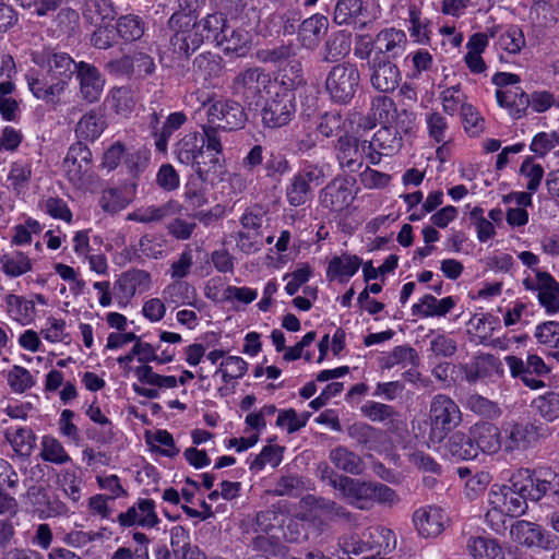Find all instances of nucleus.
Masks as SVG:
<instances>
[{
    "label": "nucleus",
    "instance_id": "38",
    "mask_svg": "<svg viewBox=\"0 0 559 559\" xmlns=\"http://www.w3.org/2000/svg\"><path fill=\"white\" fill-rule=\"evenodd\" d=\"M352 47L350 34L344 31L332 33L325 41L323 61L335 62L349 53Z\"/></svg>",
    "mask_w": 559,
    "mask_h": 559
},
{
    "label": "nucleus",
    "instance_id": "23",
    "mask_svg": "<svg viewBox=\"0 0 559 559\" xmlns=\"http://www.w3.org/2000/svg\"><path fill=\"white\" fill-rule=\"evenodd\" d=\"M181 210V204L175 200H169L159 205L153 204L139 207L128 215V219L143 224L160 223L167 218L179 215Z\"/></svg>",
    "mask_w": 559,
    "mask_h": 559
},
{
    "label": "nucleus",
    "instance_id": "53",
    "mask_svg": "<svg viewBox=\"0 0 559 559\" xmlns=\"http://www.w3.org/2000/svg\"><path fill=\"white\" fill-rule=\"evenodd\" d=\"M525 44L524 33L518 25H510L499 37L500 47L509 53H519Z\"/></svg>",
    "mask_w": 559,
    "mask_h": 559
},
{
    "label": "nucleus",
    "instance_id": "48",
    "mask_svg": "<svg viewBox=\"0 0 559 559\" xmlns=\"http://www.w3.org/2000/svg\"><path fill=\"white\" fill-rule=\"evenodd\" d=\"M364 10L362 0H337L334 10V21L340 25L356 22Z\"/></svg>",
    "mask_w": 559,
    "mask_h": 559
},
{
    "label": "nucleus",
    "instance_id": "2",
    "mask_svg": "<svg viewBox=\"0 0 559 559\" xmlns=\"http://www.w3.org/2000/svg\"><path fill=\"white\" fill-rule=\"evenodd\" d=\"M171 32L169 48L178 58L188 59L205 40L198 29L197 17L191 12L176 11L167 22Z\"/></svg>",
    "mask_w": 559,
    "mask_h": 559
},
{
    "label": "nucleus",
    "instance_id": "17",
    "mask_svg": "<svg viewBox=\"0 0 559 559\" xmlns=\"http://www.w3.org/2000/svg\"><path fill=\"white\" fill-rule=\"evenodd\" d=\"M296 55L297 47L290 43L259 49L255 57L262 63L282 66L287 62L293 73L290 81L299 82L301 80V64L299 61L295 60Z\"/></svg>",
    "mask_w": 559,
    "mask_h": 559
},
{
    "label": "nucleus",
    "instance_id": "51",
    "mask_svg": "<svg viewBox=\"0 0 559 559\" xmlns=\"http://www.w3.org/2000/svg\"><path fill=\"white\" fill-rule=\"evenodd\" d=\"M316 509L331 521L338 520L345 523H353L356 521L355 515L345 507L329 499L320 498L316 500Z\"/></svg>",
    "mask_w": 559,
    "mask_h": 559
},
{
    "label": "nucleus",
    "instance_id": "20",
    "mask_svg": "<svg viewBox=\"0 0 559 559\" xmlns=\"http://www.w3.org/2000/svg\"><path fill=\"white\" fill-rule=\"evenodd\" d=\"M469 432L477 455L479 452L493 454L503 447V438H501L498 427L491 423L476 424L469 429Z\"/></svg>",
    "mask_w": 559,
    "mask_h": 559
},
{
    "label": "nucleus",
    "instance_id": "35",
    "mask_svg": "<svg viewBox=\"0 0 559 559\" xmlns=\"http://www.w3.org/2000/svg\"><path fill=\"white\" fill-rule=\"evenodd\" d=\"M497 102L501 107H508L514 119H520L526 114L531 104L530 95L516 87L514 91H501L496 93Z\"/></svg>",
    "mask_w": 559,
    "mask_h": 559
},
{
    "label": "nucleus",
    "instance_id": "45",
    "mask_svg": "<svg viewBox=\"0 0 559 559\" xmlns=\"http://www.w3.org/2000/svg\"><path fill=\"white\" fill-rule=\"evenodd\" d=\"M26 81L29 91L38 99L53 102L55 96L62 92V83H53L48 85L46 82L39 79L35 71H29L26 74Z\"/></svg>",
    "mask_w": 559,
    "mask_h": 559
},
{
    "label": "nucleus",
    "instance_id": "44",
    "mask_svg": "<svg viewBox=\"0 0 559 559\" xmlns=\"http://www.w3.org/2000/svg\"><path fill=\"white\" fill-rule=\"evenodd\" d=\"M276 515L274 512L264 511L258 513L253 519H248L243 521V535H255V534H274L276 531V526L274 521L276 520Z\"/></svg>",
    "mask_w": 559,
    "mask_h": 559
},
{
    "label": "nucleus",
    "instance_id": "8",
    "mask_svg": "<svg viewBox=\"0 0 559 559\" xmlns=\"http://www.w3.org/2000/svg\"><path fill=\"white\" fill-rule=\"evenodd\" d=\"M271 83V78L260 68H248L239 72L233 81V93L248 106L258 105L263 91Z\"/></svg>",
    "mask_w": 559,
    "mask_h": 559
},
{
    "label": "nucleus",
    "instance_id": "63",
    "mask_svg": "<svg viewBox=\"0 0 559 559\" xmlns=\"http://www.w3.org/2000/svg\"><path fill=\"white\" fill-rule=\"evenodd\" d=\"M443 110L445 114L453 116L462 105H466L465 94L461 91L460 84L443 90L440 94Z\"/></svg>",
    "mask_w": 559,
    "mask_h": 559
},
{
    "label": "nucleus",
    "instance_id": "58",
    "mask_svg": "<svg viewBox=\"0 0 559 559\" xmlns=\"http://www.w3.org/2000/svg\"><path fill=\"white\" fill-rule=\"evenodd\" d=\"M371 111L376 120L389 123L396 112L395 103L389 96H376L371 103Z\"/></svg>",
    "mask_w": 559,
    "mask_h": 559
},
{
    "label": "nucleus",
    "instance_id": "47",
    "mask_svg": "<svg viewBox=\"0 0 559 559\" xmlns=\"http://www.w3.org/2000/svg\"><path fill=\"white\" fill-rule=\"evenodd\" d=\"M40 457L53 464H66L71 461L61 442L50 436L43 437Z\"/></svg>",
    "mask_w": 559,
    "mask_h": 559
},
{
    "label": "nucleus",
    "instance_id": "25",
    "mask_svg": "<svg viewBox=\"0 0 559 559\" xmlns=\"http://www.w3.org/2000/svg\"><path fill=\"white\" fill-rule=\"evenodd\" d=\"M407 44L406 34L401 29L386 28L374 38V56H383L386 59L395 58L404 52Z\"/></svg>",
    "mask_w": 559,
    "mask_h": 559
},
{
    "label": "nucleus",
    "instance_id": "55",
    "mask_svg": "<svg viewBox=\"0 0 559 559\" xmlns=\"http://www.w3.org/2000/svg\"><path fill=\"white\" fill-rule=\"evenodd\" d=\"M147 442L152 449L158 451L160 454L174 457L179 453L173 436L167 430H157L152 436H147Z\"/></svg>",
    "mask_w": 559,
    "mask_h": 559
},
{
    "label": "nucleus",
    "instance_id": "12",
    "mask_svg": "<svg viewBox=\"0 0 559 559\" xmlns=\"http://www.w3.org/2000/svg\"><path fill=\"white\" fill-rule=\"evenodd\" d=\"M93 155L86 144L79 141L73 143L63 160L67 177L76 187L83 186L91 176Z\"/></svg>",
    "mask_w": 559,
    "mask_h": 559
},
{
    "label": "nucleus",
    "instance_id": "26",
    "mask_svg": "<svg viewBox=\"0 0 559 559\" xmlns=\"http://www.w3.org/2000/svg\"><path fill=\"white\" fill-rule=\"evenodd\" d=\"M329 21L325 16L314 14L306 19L299 26L298 37L302 47L313 50L316 49L322 36L326 33Z\"/></svg>",
    "mask_w": 559,
    "mask_h": 559
},
{
    "label": "nucleus",
    "instance_id": "50",
    "mask_svg": "<svg viewBox=\"0 0 559 559\" xmlns=\"http://www.w3.org/2000/svg\"><path fill=\"white\" fill-rule=\"evenodd\" d=\"M361 265V260L357 255L334 257L330 260L328 266V276L335 277L345 275L352 277Z\"/></svg>",
    "mask_w": 559,
    "mask_h": 559
},
{
    "label": "nucleus",
    "instance_id": "31",
    "mask_svg": "<svg viewBox=\"0 0 559 559\" xmlns=\"http://www.w3.org/2000/svg\"><path fill=\"white\" fill-rule=\"evenodd\" d=\"M474 559H504V551L497 539L485 536H472L466 544Z\"/></svg>",
    "mask_w": 559,
    "mask_h": 559
},
{
    "label": "nucleus",
    "instance_id": "6",
    "mask_svg": "<svg viewBox=\"0 0 559 559\" xmlns=\"http://www.w3.org/2000/svg\"><path fill=\"white\" fill-rule=\"evenodd\" d=\"M188 118L182 111H176L164 117V110L152 109L144 118V123L150 132V135L154 139V146L157 152L167 154L168 141L173 133L179 130Z\"/></svg>",
    "mask_w": 559,
    "mask_h": 559
},
{
    "label": "nucleus",
    "instance_id": "5",
    "mask_svg": "<svg viewBox=\"0 0 559 559\" xmlns=\"http://www.w3.org/2000/svg\"><path fill=\"white\" fill-rule=\"evenodd\" d=\"M359 82L360 74L356 64L343 62L330 70L325 87L334 102L347 104L356 94Z\"/></svg>",
    "mask_w": 559,
    "mask_h": 559
},
{
    "label": "nucleus",
    "instance_id": "14",
    "mask_svg": "<svg viewBox=\"0 0 559 559\" xmlns=\"http://www.w3.org/2000/svg\"><path fill=\"white\" fill-rule=\"evenodd\" d=\"M207 121L216 128L231 131L243 128L247 115L237 102L216 100L207 108Z\"/></svg>",
    "mask_w": 559,
    "mask_h": 559
},
{
    "label": "nucleus",
    "instance_id": "27",
    "mask_svg": "<svg viewBox=\"0 0 559 559\" xmlns=\"http://www.w3.org/2000/svg\"><path fill=\"white\" fill-rule=\"evenodd\" d=\"M511 538L526 547H547L543 530L539 525L520 520L511 525Z\"/></svg>",
    "mask_w": 559,
    "mask_h": 559
},
{
    "label": "nucleus",
    "instance_id": "61",
    "mask_svg": "<svg viewBox=\"0 0 559 559\" xmlns=\"http://www.w3.org/2000/svg\"><path fill=\"white\" fill-rule=\"evenodd\" d=\"M534 335L539 344L559 348V322L546 321L538 324Z\"/></svg>",
    "mask_w": 559,
    "mask_h": 559
},
{
    "label": "nucleus",
    "instance_id": "56",
    "mask_svg": "<svg viewBox=\"0 0 559 559\" xmlns=\"http://www.w3.org/2000/svg\"><path fill=\"white\" fill-rule=\"evenodd\" d=\"M534 405L540 416L549 421L559 417V393L548 392L534 401Z\"/></svg>",
    "mask_w": 559,
    "mask_h": 559
},
{
    "label": "nucleus",
    "instance_id": "1",
    "mask_svg": "<svg viewBox=\"0 0 559 559\" xmlns=\"http://www.w3.org/2000/svg\"><path fill=\"white\" fill-rule=\"evenodd\" d=\"M337 490L344 500L361 510L367 509L373 502L392 507L400 501L395 490L384 484L365 481L348 476L341 478Z\"/></svg>",
    "mask_w": 559,
    "mask_h": 559
},
{
    "label": "nucleus",
    "instance_id": "64",
    "mask_svg": "<svg viewBox=\"0 0 559 559\" xmlns=\"http://www.w3.org/2000/svg\"><path fill=\"white\" fill-rule=\"evenodd\" d=\"M36 437L28 428H19L10 440L14 451L22 456H29L35 447Z\"/></svg>",
    "mask_w": 559,
    "mask_h": 559
},
{
    "label": "nucleus",
    "instance_id": "34",
    "mask_svg": "<svg viewBox=\"0 0 559 559\" xmlns=\"http://www.w3.org/2000/svg\"><path fill=\"white\" fill-rule=\"evenodd\" d=\"M7 311L9 316L22 325L31 324L35 318L36 309L33 300L23 296L9 294L5 297Z\"/></svg>",
    "mask_w": 559,
    "mask_h": 559
},
{
    "label": "nucleus",
    "instance_id": "52",
    "mask_svg": "<svg viewBox=\"0 0 559 559\" xmlns=\"http://www.w3.org/2000/svg\"><path fill=\"white\" fill-rule=\"evenodd\" d=\"M170 545L177 558L192 559L193 555H199V550L190 546L189 534L182 526L171 530Z\"/></svg>",
    "mask_w": 559,
    "mask_h": 559
},
{
    "label": "nucleus",
    "instance_id": "42",
    "mask_svg": "<svg viewBox=\"0 0 559 559\" xmlns=\"http://www.w3.org/2000/svg\"><path fill=\"white\" fill-rule=\"evenodd\" d=\"M115 29L117 35L124 41H134L144 34L143 20L134 14H126L118 17Z\"/></svg>",
    "mask_w": 559,
    "mask_h": 559
},
{
    "label": "nucleus",
    "instance_id": "21",
    "mask_svg": "<svg viewBox=\"0 0 559 559\" xmlns=\"http://www.w3.org/2000/svg\"><path fill=\"white\" fill-rule=\"evenodd\" d=\"M76 76L80 81V93L87 103L97 102L103 93L104 79L96 67L86 62H79Z\"/></svg>",
    "mask_w": 559,
    "mask_h": 559
},
{
    "label": "nucleus",
    "instance_id": "49",
    "mask_svg": "<svg viewBox=\"0 0 559 559\" xmlns=\"http://www.w3.org/2000/svg\"><path fill=\"white\" fill-rule=\"evenodd\" d=\"M198 29L204 34L205 39H213L217 44L225 27L227 26V19L223 13L207 14L200 21H197Z\"/></svg>",
    "mask_w": 559,
    "mask_h": 559
},
{
    "label": "nucleus",
    "instance_id": "39",
    "mask_svg": "<svg viewBox=\"0 0 559 559\" xmlns=\"http://www.w3.org/2000/svg\"><path fill=\"white\" fill-rule=\"evenodd\" d=\"M106 129L104 117L97 110H90L76 123L75 134L80 139L94 141Z\"/></svg>",
    "mask_w": 559,
    "mask_h": 559
},
{
    "label": "nucleus",
    "instance_id": "13",
    "mask_svg": "<svg viewBox=\"0 0 559 559\" xmlns=\"http://www.w3.org/2000/svg\"><path fill=\"white\" fill-rule=\"evenodd\" d=\"M526 497L516 490L514 483L510 485H493L488 495V501L495 511L509 516H520L527 509Z\"/></svg>",
    "mask_w": 559,
    "mask_h": 559
},
{
    "label": "nucleus",
    "instance_id": "16",
    "mask_svg": "<svg viewBox=\"0 0 559 559\" xmlns=\"http://www.w3.org/2000/svg\"><path fill=\"white\" fill-rule=\"evenodd\" d=\"M368 66L371 71L370 83L377 91L390 93L399 86L402 80L401 71L389 59L383 56L372 57Z\"/></svg>",
    "mask_w": 559,
    "mask_h": 559
},
{
    "label": "nucleus",
    "instance_id": "24",
    "mask_svg": "<svg viewBox=\"0 0 559 559\" xmlns=\"http://www.w3.org/2000/svg\"><path fill=\"white\" fill-rule=\"evenodd\" d=\"M204 146V136L198 132H190L176 144L175 154L181 164L195 166L197 173L201 175L199 157L202 156Z\"/></svg>",
    "mask_w": 559,
    "mask_h": 559
},
{
    "label": "nucleus",
    "instance_id": "7",
    "mask_svg": "<svg viewBox=\"0 0 559 559\" xmlns=\"http://www.w3.org/2000/svg\"><path fill=\"white\" fill-rule=\"evenodd\" d=\"M295 112L294 94L290 91H282L265 100L261 109V121L265 128H281L292 121Z\"/></svg>",
    "mask_w": 559,
    "mask_h": 559
},
{
    "label": "nucleus",
    "instance_id": "15",
    "mask_svg": "<svg viewBox=\"0 0 559 559\" xmlns=\"http://www.w3.org/2000/svg\"><path fill=\"white\" fill-rule=\"evenodd\" d=\"M368 148L366 140L344 133L340 135L335 145L336 159L342 168L352 173L358 171L362 167L364 154Z\"/></svg>",
    "mask_w": 559,
    "mask_h": 559
},
{
    "label": "nucleus",
    "instance_id": "9",
    "mask_svg": "<svg viewBox=\"0 0 559 559\" xmlns=\"http://www.w3.org/2000/svg\"><path fill=\"white\" fill-rule=\"evenodd\" d=\"M551 476L552 471L548 468H520L512 474L509 481H513L515 489L522 491L526 499L538 501L551 491Z\"/></svg>",
    "mask_w": 559,
    "mask_h": 559
},
{
    "label": "nucleus",
    "instance_id": "4",
    "mask_svg": "<svg viewBox=\"0 0 559 559\" xmlns=\"http://www.w3.org/2000/svg\"><path fill=\"white\" fill-rule=\"evenodd\" d=\"M503 432V450L508 453L533 448L550 435L549 427L537 420L510 424Z\"/></svg>",
    "mask_w": 559,
    "mask_h": 559
},
{
    "label": "nucleus",
    "instance_id": "37",
    "mask_svg": "<svg viewBox=\"0 0 559 559\" xmlns=\"http://www.w3.org/2000/svg\"><path fill=\"white\" fill-rule=\"evenodd\" d=\"M82 15L92 25L104 24L116 16V11L109 0H84Z\"/></svg>",
    "mask_w": 559,
    "mask_h": 559
},
{
    "label": "nucleus",
    "instance_id": "46",
    "mask_svg": "<svg viewBox=\"0 0 559 559\" xmlns=\"http://www.w3.org/2000/svg\"><path fill=\"white\" fill-rule=\"evenodd\" d=\"M285 195L289 205L301 206L312 197V188L295 174L286 186Z\"/></svg>",
    "mask_w": 559,
    "mask_h": 559
},
{
    "label": "nucleus",
    "instance_id": "57",
    "mask_svg": "<svg viewBox=\"0 0 559 559\" xmlns=\"http://www.w3.org/2000/svg\"><path fill=\"white\" fill-rule=\"evenodd\" d=\"M461 118L465 131L471 135L477 136L483 132L485 128V120L480 116L479 111L471 104L462 105Z\"/></svg>",
    "mask_w": 559,
    "mask_h": 559
},
{
    "label": "nucleus",
    "instance_id": "18",
    "mask_svg": "<svg viewBox=\"0 0 559 559\" xmlns=\"http://www.w3.org/2000/svg\"><path fill=\"white\" fill-rule=\"evenodd\" d=\"M354 200L349 182L344 178H334L319 194L321 205L330 211L340 212Z\"/></svg>",
    "mask_w": 559,
    "mask_h": 559
},
{
    "label": "nucleus",
    "instance_id": "40",
    "mask_svg": "<svg viewBox=\"0 0 559 559\" xmlns=\"http://www.w3.org/2000/svg\"><path fill=\"white\" fill-rule=\"evenodd\" d=\"M500 361L493 355H481L476 357L469 364L463 366L465 379L468 382H475L478 379L489 377L492 370L500 367Z\"/></svg>",
    "mask_w": 559,
    "mask_h": 559
},
{
    "label": "nucleus",
    "instance_id": "3",
    "mask_svg": "<svg viewBox=\"0 0 559 559\" xmlns=\"http://www.w3.org/2000/svg\"><path fill=\"white\" fill-rule=\"evenodd\" d=\"M428 417L430 423V441L440 443L450 431L460 425L462 413L457 404L450 396L438 394L430 402Z\"/></svg>",
    "mask_w": 559,
    "mask_h": 559
},
{
    "label": "nucleus",
    "instance_id": "60",
    "mask_svg": "<svg viewBox=\"0 0 559 559\" xmlns=\"http://www.w3.org/2000/svg\"><path fill=\"white\" fill-rule=\"evenodd\" d=\"M347 435L358 444L365 447H369L377 442L379 437L378 430L366 423H355L350 425L347 428Z\"/></svg>",
    "mask_w": 559,
    "mask_h": 559
},
{
    "label": "nucleus",
    "instance_id": "36",
    "mask_svg": "<svg viewBox=\"0 0 559 559\" xmlns=\"http://www.w3.org/2000/svg\"><path fill=\"white\" fill-rule=\"evenodd\" d=\"M445 451L457 460H474L477 457L476 448L472 441L471 432L456 431L444 443Z\"/></svg>",
    "mask_w": 559,
    "mask_h": 559
},
{
    "label": "nucleus",
    "instance_id": "33",
    "mask_svg": "<svg viewBox=\"0 0 559 559\" xmlns=\"http://www.w3.org/2000/svg\"><path fill=\"white\" fill-rule=\"evenodd\" d=\"M454 306L455 300L451 296L438 300L432 295H425L418 304L413 305L412 312L414 316L443 317L449 313Z\"/></svg>",
    "mask_w": 559,
    "mask_h": 559
},
{
    "label": "nucleus",
    "instance_id": "62",
    "mask_svg": "<svg viewBox=\"0 0 559 559\" xmlns=\"http://www.w3.org/2000/svg\"><path fill=\"white\" fill-rule=\"evenodd\" d=\"M328 165L320 162L304 163V167L296 174L299 178L304 179L309 186H320L326 177Z\"/></svg>",
    "mask_w": 559,
    "mask_h": 559
},
{
    "label": "nucleus",
    "instance_id": "10",
    "mask_svg": "<svg viewBox=\"0 0 559 559\" xmlns=\"http://www.w3.org/2000/svg\"><path fill=\"white\" fill-rule=\"evenodd\" d=\"M504 359L512 377L520 378L527 388L539 390L546 386V383L538 378L548 374L551 369L542 357L528 355L526 361H524L516 356L510 355Z\"/></svg>",
    "mask_w": 559,
    "mask_h": 559
},
{
    "label": "nucleus",
    "instance_id": "32",
    "mask_svg": "<svg viewBox=\"0 0 559 559\" xmlns=\"http://www.w3.org/2000/svg\"><path fill=\"white\" fill-rule=\"evenodd\" d=\"M329 459L336 468L350 475H360L365 468L362 459L344 445L332 449Z\"/></svg>",
    "mask_w": 559,
    "mask_h": 559
},
{
    "label": "nucleus",
    "instance_id": "11",
    "mask_svg": "<svg viewBox=\"0 0 559 559\" xmlns=\"http://www.w3.org/2000/svg\"><path fill=\"white\" fill-rule=\"evenodd\" d=\"M523 286L527 290L537 292L538 302L547 313L559 312V283L550 273L535 270V278H524Z\"/></svg>",
    "mask_w": 559,
    "mask_h": 559
},
{
    "label": "nucleus",
    "instance_id": "54",
    "mask_svg": "<svg viewBox=\"0 0 559 559\" xmlns=\"http://www.w3.org/2000/svg\"><path fill=\"white\" fill-rule=\"evenodd\" d=\"M345 127V120L338 111L323 114L317 124V130L325 138L338 135Z\"/></svg>",
    "mask_w": 559,
    "mask_h": 559
},
{
    "label": "nucleus",
    "instance_id": "19",
    "mask_svg": "<svg viewBox=\"0 0 559 559\" xmlns=\"http://www.w3.org/2000/svg\"><path fill=\"white\" fill-rule=\"evenodd\" d=\"M447 515L443 510L436 506L419 508L414 512V525L423 537H436L444 530Z\"/></svg>",
    "mask_w": 559,
    "mask_h": 559
},
{
    "label": "nucleus",
    "instance_id": "29",
    "mask_svg": "<svg viewBox=\"0 0 559 559\" xmlns=\"http://www.w3.org/2000/svg\"><path fill=\"white\" fill-rule=\"evenodd\" d=\"M223 71V60L218 55L203 52L192 62V72L198 81L210 82L217 79Z\"/></svg>",
    "mask_w": 559,
    "mask_h": 559
},
{
    "label": "nucleus",
    "instance_id": "28",
    "mask_svg": "<svg viewBox=\"0 0 559 559\" xmlns=\"http://www.w3.org/2000/svg\"><path fill=\"white\" fill-rule=\"evenodd\" d=\"M251 37L243 28H231L228 24L217 45L227 53H235L237 57L245 56L250 48Z\"/></svg>",
    "mask_w": 559,
    "mask_h": 559
},
{
    "label": "nucleus",
    "instance_id": "41",
    "mask_svg": "<svg viewBox=\"0 0 559 559\" xmlns=\"http://www.w3.org/2000/svg\"><path fill=\"white\" fill-rule=\"evenodd\" d=\"M2 272L9 277H17L32 271V262L22 251L5 253L0 258Z\"/></svg>",
    "mask_w": 559,
    "mask_h": 559
},
{
    "label": "nucleus",
    "instance_id": "43",
    "mask_svg": "<svg viewBox=\"0 0 559 559\" xmlns=\"http://www.w3.org/2000/svg\"><path fill=\"white\" fill-rule=\"evenodd\" d=\"M419 356L415 348L408 345L396 346L394 349L383 358L382 367L391 369L394 366H402L406 368L417 367L419 365Z\"/></svg>",
    "mask_w": 559,
    "mask_h": 559
},
{
    "label": "nucleus",
    "instance_id": "59",
    "mask_svg": "<svg viewBox=\"0 0 559 559\" xmlns=\"http://www.w3.org/2000/svg\"><path fill=\"white\" fill-rule=\"evenodd\" d=\"M8 383L13 392L23 393L31 389L35 384V381L26 368L13 366L8 373Z\"/></svg>",
    "mask_w": 559,
    "mask_h": 559
},
{
    "label": "nucleus",
    "instance_id": "22",
    "mask_svg": "<svg viewBox=\"0 0 559 559\" xmlns=\"http://www.w3.org/2000/svg\"><path fill=\"white\" fill-rule=\"evenodd\" d=\"M45 62L48 68V74L57 80L56 83H62L64 90L72 75L79 71V63L66 52L49 50L45 55Z\"/></svg>",
    "mask_w": 559,
    "mask_h": 559
},
{
    "label": "nucleus",
    "instance_id": "30",
    "mask_svg": "<svg viewBox=\"0 0 559 559\" xmlns=\"http://www.w3.org/2000/svg\"><path fill=\"white\" fill-rule=\"evenodd\" d=\"M367 143L369 150H378L380 153H384V156H390L402 147V136L396 128L383 126Z\"/></svg>",
    "mask_w": 559,
    "mask_h": 559
}]
</instances>
